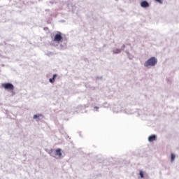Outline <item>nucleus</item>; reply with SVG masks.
<instances>
[{"mask_svg": "<svg viewBox=\"0 0 179 179\" xmlns=\"http://www.w3.org/2000/svg\"><path fill=\"white\" fill-rule=\"evenodd\" d=\"M157 64V59L155 57H152L150 59H148V61L144 62V67H150L153 66Z\"/></svg>", "mask_w": 179, "mask_h": 179, "instance_id": "f257e3e1", "label": "nucleus"}, {"mask_svg": "<svg viewBox=\"0 0 179 179\" xmlns=\"http://www.w3.org/2000/svg\"><path fill=\"white\" fill-rule=\"evenodd\" d=\"M1 87L8 91H13L15 89L14 85L11 83H3L1 84Z\"/></svg>", "mask_w": 179, "mask_h": 179, "instance_id": "f03ea898", "label": "nucleus"}, {"mask_svg": "<svg viewBox=\"0 0 179 179\" xmlns=\"http://www.w3.org/2000/svg\"><path fill=\"white\" fill-rule=\"evenodd\" d=\"M62 41V34L61 32H58L55 35L53 41L57 43H60Z\"/></svg>", "mask_w": 179, "mask_h": 179, "instance_id": "7ed1b4c3", "label": "nucleus"}, {"mask_svg": "<svg viewBox=\"0 0 179 179\" xmlns=\"http://www.w3.org/2000/svg\"><path fill=\"white\" fill-rule=\"evenodd\" d=\"M141 6L142 8H148L150 4L146 1H141Z\"/></svg>", "mask_w": 179, "mask_h": 179, "instance_id": "20e7f679", "label": "nucleus"}, {"mask_svg": "<svg viewBox=\"0 0 179 179\" xmlns=\"http://www.w3.org/2000/svg\"><path fill=\"white\" fill-rule=\"evenodd\" d=\"M55 153L57 156H58L59 157H62V153L61 152V149L58 148L55 151Z\"/></svg>", "mask_w": 179, "mask_h": 179, "instance_id": "39448f33", "label": "nucleus"}, {"mask_svg": "<svg viewBox=\"0 0 179 179\" xmlns=\"http://www.w3.org/2000/svg\"><path fill=\"white\" fill-rule=\"evenodd\" d=\"M157 139V137L155 135H151L150 137H148V141L150 143L154 142Z\"/></svg>", "mask_w": 179, "mask_h": 179, "instance_id": "423d86ee", "label": "nucleus"}, {"mask_svg": "<svg viewBox=\"0 0 179 179\" xmlns=\"http://www.w3.org/2000/svg\"><path fill=\"white\" fill-rule=\"evenodd\" d=\"M57 76L56 74H54L53 78H50V79H49V82H50V83H54V82H55V78H56Z\"/></svg>", "mask_w": 179, "mask_h": 179, "instance_id": "0eeeda50", "label": "nucleus"}, {"mask_svg": "<svg viewBox=\"0 0 179 179\" xmlns=\"http://www.w3.org/2000/svg\"><path fill=\"white\" fill-rule=\"evenodd\" d=\"M139 176H141V178H145V172L143 171H139Z\"/></svg>", "mask_w": 179, "mask_h": 179, "instance_id": "6e6552de", "label": "nucleus"}, {"mask_svg": "<svg viewBox=\"0 0 179 179\" xmlns=\"http://www.w3.org/2000/svg\"><path fill=\"white\" fill-rule=\"evenodd\" d=\"M121 52V50L120 49H116L113 50L114 54H120Z\"/></svg>", "mask_w": 179, "mask_h": 179, "instance_id": "1a4fd4ad", "label": "nucleus"}, {"mask_svg": "<svg viewBox=\"0 0 179 179\" xmlns=\"http://www.w3.org/2000/svg\"><path fill=\"white\" fill-rule=\"evenodd\" d=\"M176 156L174 154H171V162H173L175 160Z\"/></svg>", "mask_w": 179, "mask_h": 179, "instance_id": "9d476101", "label": "nucleus"}, {"mask_svg": "<svg viewBox=\"0 0 179 179\" xmlns=\"http://www.w3.org/2000/svg\"><path fill=\"white\" fill-rule=\"evenodd\" d=\"M39 117H41V115H34V119H37Z\"/></svg>", "mask_w": 179, "mask_h": 179, "instance_id": "9b49d317", "label": "nucleus"}, {"mask_svg": "<svg viewBox=\"0 0 179 179\" xmlns=\"http://www.w3.org/2000/svg\"><path fill=\"white\" fill-rule=\"evenodd\" d=\"M157 2L159 3H163V2L162 1V0H157Z\"/></svg>", "mask_w": 179, "mask_h": 179, "instance_id": "f8f14e48", "label": "nucleus"}, {"mask_svg": "<svg viewBox=\"0 0 179 179\" xmlns=\"http://www.w3.org/2000/svg\"><path fill=\"white\" fill-rule=\"evenodd\" d=\"M96 109H99V107H95Z\"/></svg>", "mask_w": 179, "mask_h": 179, "instance_id": "ddd939ff", "label": "nucleus"}, {"mask_svg": "<svg viewBox=\"0 0 179 179\" xmlns=\"http://www.w3.org/2000/svg\"><path fill=\"white\" fill-rule=\"evenodd\" d=\"M125 47V45H123V48H124Z\"/></svg>", "mask_w": 179, "mask_h": 179, "instance_id": "4468645a", "label": "nucleus"}]
</instances>
